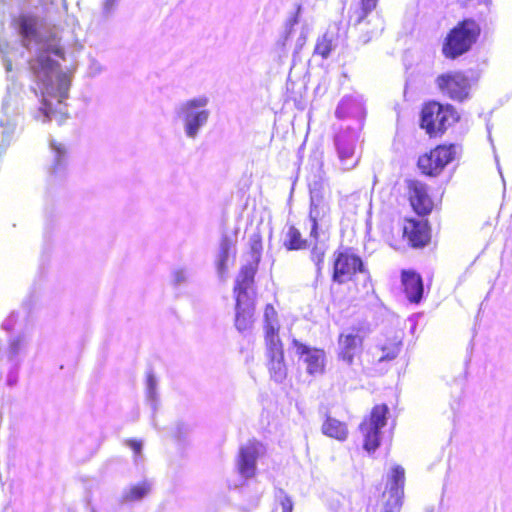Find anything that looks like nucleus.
<instances>
[{"instance_id":"1","label":"nucleus","mask_w":512,"mask_h":512,"mask_svg":"<svg viewBox=\"0 0 512 512\" xmlns=\"http://www.w3.org/2000/svg\"><path fill=\"white\" fill-rule=\"evenodd\" d=\"M34 9L30 14L19 18L18 30L21 47L31 55L27 60L37 88L31 90L41 97V106L35 115L43 122L67 115L64 100L68 98L71 84L70 75L60 66L68 50L82 49L80 27L74 18L68 17L65 27L57 26L54 21L67 11L65 0H27Z\"/></svg>"},{"instance_id":"2","label":"nucleus","mask_w":512,"mask_h":512,"mask_svg":"<svg viewBox=\"0 0 512 512\" xmlns=\"http://www.w3.org/2000/svg\"><path fill=\"white\" fill-rule=\"evenodd\" d=\"M335 116L338 119L352 118L357 122L355 127L347 126L334 137L339 168L342 171H349L355 168L359 161L355 149L366 116L363 98L359 95L344 96L335 110Z\"/></svg>"},{"instance_id":"3","label":"nucleus","mask_w":512,"mask_h":512,"mask_svg":"<svg viewBox=\"0 0 512 512\" xmlns=\"http://www.w3.org/2000/svg\"><path fill=\"white\" fill-rule=\"evenodd\" d=\"M330 204L328 200L310 201L308 221L310 223V260L316 267V275L322 274L324 258L329 249Z\"/></svg>"},{"instance_id":"4","label":"nucleus","mask_w":512,"mask_h":512,"mask_svg":"<svg viewBox=\"0 0 512 512\" xmlns=\"http://www.w3.org/2000/svg\"><path fill=\"white\" fill-rule=\"evenodd\" d=\"M16 322V313L12 312L2 323L4 337H0V361L7 366L6 383L13 387L18 382L19 369L22 363L21 351L25 344L24 335L14 334L12 329Z\"/></svg>"},{"instance_id":"5","label":"nucleus","mask_w":512,"mask_h":512,"mask_svg":"<svg viewBox=\"0 0 512 512\" xmlns=\"http://www.w3.org/2000/svg\"><path fill=\"white\" fill-rule=\"evenodd\" d=\"M208 104L209 98L201 95L184 100L175 106V119L182 124L184 134L188 139L195 140L207 125L211 115L207 108Z\"/></svg>"},{"instance_id":"6","label":"nucleus","mask_w":512,"mask_h":512,"mask_svg":"<svg viewBox=\"0 0 512 512\" xmlns=\"http://www.w3.org/2000/svg\"><path fill=\"white\" fill-rule=\"evenodd\" d=\"M254 283V268L252 266L240 269L235 280L236 294L235 327L240 333L250 330L253 323L254 301L250 289Z\"/></svg>"},{"instance_id":"7","label":"nucleus","mask_w":512,"mask_h":512,"mask_svg":"<svg viewBox=\"0 0 512 512\" xmlns=\"http://www.w3.org/2000/svg\"><path fill=\"white\" fill-rule=\"evenodd\" d=\"M459 119L460 115L452 105L433 101L423 107L420 126L430 136H436L438 133H443Z\"/></svg>"},{"instance_id":"8","label":"nucleus","mask_w":512,"mask_h":512,"mask_svg":"<svg viewBox=\"0 0 512 512\" xmlns=\"http://www.w3.org/2000/svg\"><path fill=\"white\" fill-rule=\"evenodd\" d=\"M20 97L15 86L7 87V94L3 98L0 127L2 135L0 138V148L5 149L9 146L12 136L20 122Z\"/></svg>"},{"instance_id":"9","label":"nucleus","mask_w":512,"mask_h":512,"mask_svg":"<svg viewBox=\"0 0 512 512\" xmlns=\"http://www.w3.org/2000/svg\"><path fill=\"white\" fill-rule=\"evenodd\" d=\"M379 0H359V3L355 9H353L349 16V21L355 27H360L362 32H365L361 36V40L364 44L368 43L374 36L379 35L383 29V21L378 16L372 17V20H368V17L376 9Z\"/></svg>"},{"instance_id":"10","label":"nucleus","mask_w":512,"mask_h":512,"mask_svg":"<svg viewBox=\"0 0 512 512\" xmlns=\"http://www.w3.org/2000/svg\"><path fill=\"white\" fill-rule=\"evenodd\" d=\"M461 152L457 144L439 145L429 154H424L418 159V167L422 173L436 176Z\"/></svg>"},{"instance_id":"11","label":"nucleus","mask_w":512,"mask_h":512,"mask_svg":"<svg viewBox=\"0 0 512 512\" xmlns=\"http://www.w3.org/2000/svg\"><path fill=\"white\" fill-rule=\"evenodd\" d=\"M389 408L387 405H376L370 414V417L364 419L360 424V431L364 436V449L371 453L380 446L381 429L387 423Z\"/></svg>"},{"instance_id":"12","label":"nucleus","mask_w":512,"mask_h":512,"mask_svg":"<svg viewBox=\"0 0 512 512\" xmlns=\"http://www.w3.org/2000/svg\"><path fill=\"white\" fill-rule=\"evenodd\" d=\"M405 470L394 465L387 475L386 489L388 498L384 503L383 512H400L403 505Z\"/></svg>"},{"instance_id":"13","label":"nucleus","mask_w":512,"mask_h":512,"mask_svg":"<svg viewBox=\"0 0 512 512\" xmlns=\"http://www.w3.org/2000/svg\"><path fill=\"white\" fill-rule=\"evenodd\" d=\"M356 273L368 275L362 259L348 252H339L335 255L333 263L332 280L338 284H344L352 279Z\"/></svg>"},{"instance_id":"14","label":"nucleus","mask_w":512,"mask_h":512,"mask_svg":"<svg viewBox=\"0 0 512 512\" xmlns=\"http://www.w3.org/2000/svg\"><path fill=\"white\" fill-rule=\"evenodd\" d=\"M436 83L440 91L452 100L463 102L469 98L470 80L461 72L442 74Z\"/></svg>"},{"instance_id":"15","label":"nucleus","mask_w":512,"mask_h":512,"mask_svg":"<svg viewBox=\"0 0 512 512\" xmlns=\"http://www.w3.org/2000/svg\"><path fill=\"white\" fill-rule=\"evenodd\" d=\"M262 448V444L257 441H249L240 448L237 469L243 478L249 479L255 475L257 459L262 452Z\"/></svg>"},{"instance_id":"16","label":"nucleus","mask_w":512,"mask_h":512,"mask_svg":"<svg viewBox=\"0 0 512 512\" xmlns=\"http://www.w3.org/2000/svg\"><path fill=\"white\" fill-rule=\"evenodd\" d=\"M269 337L270 340L266 341V346L267 356L269 358L270 375L275 382L281 383L287 375L282 344L280 339L273 340V336Z\"/></svg>"},{"instance_id":"17","label":"nucleus","mask_w":512,"mask_h":512,"mask_svg":"<svg viewBox=\"0 0 512 512\" xmlns=\"http://www.w3.org/2000/svg\"><path fill=\"white\" fill-rule=\"evenodd\" d=\"M296 353L306 364V370L309 374L314 375L322 373L324 370L325 353L321 349L310 348L297 340L293 341Z\"/></svg>"},{"instance_id":"18","label":"nucleus","mask_w":512,"mask_h":512,"mask_svg":"<svg viewBox=\"0 0 512 512\" xmlns=\"http://www.w3.org/2000/svg\"><path fill=\"white\" fill-rule=\"evenodd\" d=\"M363 337L359 334V331L354 329L346 334H341L339 337V358L346 364L351 365L354 360V356L361 349Z\"/></svg>"},{"instance_id":"19","label":"nucleus","mask_w":512,"mask_h":512,"mask_svg":"<svg viewBox=\"0 0 512 512\" xmlns=\"http://www.w3.org/2000/svg\"><path fill=\"white\" fill-rule=\"evenodd\" d=\"M410 202L419 215L429 214L432 201L428 195L427 186L419 181H412L410 186Z\"/></svg>"},{"instance_id":"20","label":"nucleus","mask_w":512,"mask_h":512,"mask_svg":"<svg viewBox=\"0 0 512 512\" xmlns=\"http://www.w3.org/2000/svg\"><path fill=\"white\" fill-rule=\"evenodd\" d=\"M402 284L409 301L419 303L423 296V281L420 275L413 271H403Z\"/></svg>"},{"instance_id":"21","label":"nucleus","mask_w":512,"mask_h":512,"mask_svg":"<svg viewBox=\"0 0 512 512\" xmlns=\"http://www.w3.org/2000/svg\"><path fill=\"white\" fill-rule=\"evenodd\" d=\"M99 446V436L96 434H87L75 442L73 453L79 460H86L97 451Z\"/></svg>"},{"instance_id":"22","label":"nucleus","mask_w":512,"mask_h":512,"mask_svg":"<svg viewBox=\"0 0 512 512\" xmlns=\"http://www.w3.org/2000/svg\"><path fill=\"white\" fill-rule=\"evenodd\" d=\"M151 490V484L145 480L141 483L130 485L123 489L119 498L120 504H131L134 502L141 501L145 498Z\"/></svg>"},{"instance_id":"23","label":"nucleus","mask_w":512,"mask_h":512,"mask_svg":"<svg viewBox=\"0 0 512 512\" xmlns=\"http://www.w3.org/2000/svg\"><path fill=\"white\" fill-rule=\"evenodd\" d=\"M50 148L53 153V165L50 173L54 176H62L67 164V151L64 145L54 140L50 141Z\"/></svg>"},{"instance_id":"24","label":"nucleus","mask_w":512,"mask_h":512,"mask_svg":"<svg viewBox=\"0 0 512 512\" xmlns=\"http://www.w3.org/2000/svg\"><path fill=\"white\" fill-rule=\"evenodd\" d=\"M322 432L324 435L339 441H344L348 435L346 424L329 416L322 425Z\"/></svg>"},{"instance_id":"25","label":"nucleus","mask_w":512,"mask_h":512,"mask_svg":"<svg viewBox=\"0 0 512 512\" xmlns=\"http://www.w3.org/2000/svg\"><path fill=\"white\" fill-rule=\"evenodd\" d=\"M310 239L302 238L301 232L294 226H290L285 234L284 247L289 251L311 249Z\"/></svg>"},{"instance_id":"26","label":"nucleus","mask_w":512,"mask_h":512,"mask_svg":"<svg viewBox=\"0 0 512 512\" xmlns=\"http://www.w3.org/2000/svg\"><path fill=\"white\" fill-rule=\"evenodd\" d=\"M327 192L328 183L326 179L320 174L314 175L309 181L310 201L328 200Z\"/></svg>"},{"instance_id":"27","label":"nucleus","mask_w":512,"mask_h":512,"mask_svg":"<svg viewBox=\"0 0 512 512\" xmlns=\"http://www.w3.org/2000/svg\"><path fill=\"white\" fill-rule=\"evenodd\" d=\"M409 242L414 248H422L427 245L430 240L428 227L425 224L413 223L411 231L408 235Z\"/></svg>"},{"instance_id":"28","label":"nucleus","mask_w":512,"mask_h":512,"mask_svg":"<svg viewBox=\"0 0 512 512\" xmlns=\"http://www.w3.org/2000/svg\"><path fill=\"white\" fill-rule=\"evenodd\" d=\"M234 248V243L228 235H223L220 242L217 270L220 276H222L227 270V262L230 257V253Z\"/></svg>"},{"instance_id":"29","label":"nucleus","mask_w":512,"mask_h":512,"mask_svg":"<svg viewBox=\"0 0 512 512\" xmlns=\"http://www.w3.org/2000/svg\"><path fill=\"white\" fill-rule=\"evenodd\" d=\"M249 246H250L251 261L248 264L242 266L241 269H244L245 267H248V266H252L254 268V275H255L258 264L261 259V252H262V238L258 232H255L250 235Z\"/></svg>"},{"instance_id":"30","label":"nucleus","mask_w":512,"mask_h":512,"mask_svg":"<svg viewBox=\"0 0 512 512\" xmlns=\"http://www.w3.org/2000/svg\"><path fill=\"white\" fill-rule=\"evenodd\" d=\"M276 311L270 304L266 305L264 312L265 319V340L269 341L270 337L273 336V340L279 339L278 337V322L276 319Z\"/></svg>"},{"instance_id":"31","label":"nucleus","mask_w":512,"mask_h":512,"mask_svg":"<svg viewBox=\"0 0 512 512\" xmlns=\"http://www.w3.org/2000/svg\"><path fill=\"white\" fill-rule=\"evenodd\" d=\"M402 347L401 340H391L380 346L381 355L378 358V362L394 360L400 353Z\"/></svg>"},{"instance_id":"32","label":"nucleus","mask_w":512,"mask_h":512,"mask_svg":"<svg viewBox=\"0 0 512 512\" xmlns=\"http://www.w3.org/2000/svg\"><path fill=\"white\" fill-rule=\"evenodd\" d=\"M146 398L152 410L155 412L159 404V399L157 394V379L152 370L147 371Z\"/></svg>"},{"instance_id":"33","label":"nucleus","mask_w":512,"mask_h":512,"mask_svg":"<svg viewBox=\"0 0 512 512\" xmlns=\"http://www.w3.org/2000/svg\"><path fill=\"white\" fill-rule=\"evenodd\" d=\"M332 51V38L328 34H324L318 39L315 46V54L322 56L324 59L328 58Z\"/></svg>"},{"instance_id":"34","label":"nucleus","mask_w":512,"mask_h":512,"mask_svg":"<svg viewBox=\"0 0 512 512\" xmlns=\"http://www.w3.org/2000/svg\"><path fill=\"white\" fill-rule=\"evenodd\" d=\"M119 0H103L101 15L103 19L110 18L118 6Z\"/></svg>"},{"instance_id":"35","label":"nucleus","mask_w":512,"mask_h":512,"mask_svg":"<svg viewBox=\"0 0 512 512\" xmlns=\"http://www.w3.org/2000/svg\"><path fill=\"white\" fill-rule=\"evenodd\" d=\"M9 45L8 43H4L0 41V53L2 55V60L4 67L7 72H10L12 70V59L8 56L10 52L8 51Z\"/></svg>"},{"instance_id":"36","label":"nucleus","mask_w":512,"mask_h":512,"mask_svg":"<svg viewBox=\"0 0 512 512\" xmlns=\"http://www.w3.org/2000/svg\"><path fill=\"white\" fill-rule=\"evenodd\" d=\"M279 493L282 512H293L294 505L292 498L282 489L279 490Z\"/></svg>"},{"instance_id":"37","label":"nucleus","mask_w":512,"mask_h":512,"mask_svg":"<svg viewBox=\"0 0 512 512\" xmlns=\"http://www.w3.org/2000/svg\"><path fill=\"white\" fill-rule=\"evenodd\" d=\"M190 433V427L184 423H178L175 430V437L178 442L182 443L186 440Z\"/></svg>"},{"instance_id":"38","label":"nucleus","mask_w":512,"mask_h":512,"mask_svg":"<svg viewBox=\"0 0 512 512\" xmlns=\"http://www.w3.org/2000/svg\"><path fill=\"white\" fill-rule=\"evenodd\" d=\"M300 10H301V6L299 5L295 15L292 16L286 22V30H285V36H284V43L290 38L293 26L298 23V14L300 13Z\"/></svg>"},{"instance_id":"39","label":"nucleus","mask_w":512,"mask_h":512,"mask_svg":"<svg viewBox=\"0 0 512 512\" xmlns=\"http://www.w3.org/2000/svg\"><path fill=\"white\" fill-rule=\"evenodd\" d=\"M309 34V29L306 26H303L300 30V33L297 37L295 44V53H298L306 43L307 37Z\"/></svg>"},{"instance_id":"40","label":"nucleus","mask_w":512,"mask_h":512,"mask_svg":"<svg viewBox=\"0 0 512 512\" xmlns=\"http://www.w3.org/2000/svg\"><path fill=\"white\" fill-rule=\"evenodd\" d=\"M187 271L184 269H178L173 272V284L175 286H180L185 283L187 280Z\"/></svg>"},{"instance_id":"41","label":"nucleus","mask_w":512,"mask_h":512,"mask_svg":"<svg viewBox=\"0 0 512 512\" xmlns=\"http://www.w3.org/2000/svg\"><path fill=\"white\" fill-rule=\"evenodd\" d=\"M129 445L135 453V462L138 463L139 460L142 458V455H141L142 443L139 441H136V440H130Z\"/></svg>"},{"instance_id":"42","label":"nucleus","mask_w":512,"mask_h":512,"mask_svg":"<svg viewBox=\"0 0 512 512\" xmlns=\"http://www.w3.org/2000/svg\"><path fill=\"white\" fill-rule=\"evenodd\" d=\"M91 69H93L95 73H100L102 71L101 65L95 60H93L91 64Z\"/></svg>"},{"instance_id":"43","label":"nucleus","mask_w":512,"mask_h":512,"mask_svg":"<svg viewBox=\"0 0 512 512\" xmlns=\"http://www.w3.org/2000/svg\"><path fill=\"white\" fill-rule=\"evenodd\" d=\"M90 512H97L96 509L94 507H91L90 508Z\"/></svg>"}]
</instances>
